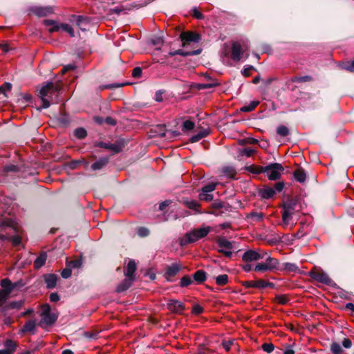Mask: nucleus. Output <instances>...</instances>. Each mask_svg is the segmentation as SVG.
Returning a JSON list of instances; mask_svg holds the SVG:
<instances>
[{
    "label": "nucleus",
    "mask_w": 354,
    "mask_h": 354,
    "mask_svg": "<svg viewBox=\"0 0 354 354\" xmlns=\"http://www.w3.org/2000/svg\"><path fill=\"white\" fill-rule=\"evenodd\" d=\"M180 37L183 48L171 51L169 53V55L174 56L180 55L182 56H188L196 55L199 53V49L198 48L199 42L198 34L192 31H185L181 32Z\"/></svg>",
    "instance_id": "obj_1"
},
{
    "label": "nucleus",
    "mask_w": 354,
    "mask_h": 354,
    "mask_svg": "<svg viewBox=\"0 0 354 354\" xmlns=\"http://www.w3.org/2000/svg\"><path fill=\"white\" fill-rule=\"evenodd\" d=\"M60 85L57 83L47 82L43 85L39 91V97L42 101V108L46 109L51 104H55L59 102V95L60 92Z\"/></svg>",
    "instance_id": "obj_2"
},
{
    "label": "nucleus",
    "mask_w": 354,
    "mask_h": 354,
    "mask_svg": "<svg viewBox=\"0 0 354 354\" xmlns=\"http://www.w3.org/2000/svg\"><path fill=\"white\" fill-rule=\"evenodd\" d=\"M297 211V203L294 201H288L283 205L282 212V225L283 227H287L290 223L292 216Z\"/></svg>",
    "instance_id": "obj_3"
},
{
    "label": "nucleus",
    "mask_w": 354,
    "mask_h": 354,
    "mask_svg": "<svg viewBox=\"0 0 354 354\" xmlns=\"http://www.w3.org/2000/svg\"><path fill=\"white\" fill-rule=\"evenodd\" d=\"M264 259H266L265 262L259 263L255 266L254 271L264 272L279 269V262L277 259L267 255Z\"/></svg>",
    "instance_id": "obj_4"
},
{
    "label": "nucleus",
    "mask_w": 354,
    "mask_h": 354,
    "mask_svg": "<svg viewBox=\"0 0 354 354\" xmlns=\"http://www.w3.org/2000/svg\"><path fill=\"white\" fill-rule=\"evenodd\" d=\"M218 252L223 253L227 257H231L234 249V242H232L224 237H219L217 240Z\"/></svg>",
    "instance_id": "obj_5"
},
{
    "label": "nucleus",
    "mask_w": 354,
    "mask_h": 354,
    "mask_svg": "<svg viewBox=\"0 0 354 354\" xmlns=\"http://www.w3.org/2000/svg\"><path fill=\"white\" fill-rule=\"evenodd\" d=\"M283 171V166L279 163H273L266 166L263 172L270 180H274L280 178L281 172Z\"/></svg>",
    "instance_id": "obj_6"
},
{
    "label": "nucleus",
    "mask_w": 354,
    "mask_h": 354,
    "mask_svg": "<svg viewBox=\"0 0 354 354\" xmlns=\"http://www.w3.org/2000/svg\"><path fill=\"white\" fill-rule=\"evenodd\" d=\"M41 325H51L57 319V317L55 315L50 313V307L48 304H44L41 306Z\"/></svg>",
    "instance_id": "obj_7"
},
{
    "label": "nucleus",
    "mask_w": 354,
    "mask_h": 354,
    "mask_svg": "<svg viewBox=\"0 0 354 354\" xmlns=\"http://www.w3.org/2000/svg\"><path fill=\"white\" fill-rule=\"evenodd\" d=\"M267 253L262 250H249L243 254V260L245 262H251L263 259L266 257Z\"/></svg>",
    "instance_id": "obj_8"
},
{
    "label": "nucleus",
    "mask_w": 354,
    "mask_h": 354,
    "mask_svg": "<svg viewBox=\"0 0 354 354\" xmlns=\"http://www.w3.org/2000/svg\"><path fill=\"white\" fill-rule=\"evenodd\" d=\"M46 24L47 25H53L52 28L49 29L50 32H54V31H64L69 34L71 37H74V30L73 28L71 27V26L66 24H54V22L50 21H45Z\"/></svg>",
    "instance_id": "obj_9"
},
{
    "label": "nucleus",
    "mask_w": 354,
    "mask_h": 354,
    "mask_svg": "<svg viewBox=\"0 0 354 354\" xmlns=\"http://www.w3.org/2000/svg\"><path fill=\"white\" fill-rule=\"evenodd\" d=\"M310 276L315 280L326 285H330L332 283L331 279L324 272L319 270H314L310 272Z\"/></svg>",
    "instance_id": "obj_10"
},
{
    "label": "nucleus",
    "mask_w": 354,
    "mask_h": 354,
    "mask_svg": "<svg viewBox=\"0 0 354 354\" xmlns=\"http://www.w3.org/2000/svg\"><path fill=\"white\" fill-rule=\"evenodd\" d=\"M243 55V50L239 41H233L231 44V58L235 61L241 60Z\"/></svg>",
    "instance_id": "obj_11"
},
{
    "label": "nucleus",
    "mask_w": 354,
    "mask_h": 354,
    "mask_svg": "<svg viewBox=\"0 0 354 354\" xmlns=\"http://www.w3.org/2000/svg\"><path fill=\"white\" fill-rule=\"evenodd\" d=\"M199 239V230H194L192 232H187L185 236L180 241V245H185L196 241Z\"/></svg>",
    "instance_id": "obj_12"
},
{
    "label": "nucleus",
    "mask_w": 354,
    "mask_h": 354,
    "mask_svg": "<svg viewBox=\"0 0 354 354\" xmlns=\"http://www.w3.org/2000/svg\"><path fill=\"white\" fill-rule=\"evenodd\" d=\"M167 308L172 313H181L184 310V304L176 299H170L167 302Z\"/></svg>",
    "instance_id": "obj_13"
},
{
    "label": "nucleus",
    "mask_w": 354,
    "mask_h": 354,
    "mask_svg": "<svg viewBox=\"0 0 354 354\" xmlns=\"http://www.w3.org/2000/svg\"><path fill=\"white\" fill-rule=\"evenodd\" d=\"M36 330V322L35 320L27 321L20 329L21 333H30L34 334Z\"/></svg>",
    "instance_id": "obj_14"
},
{
    "label": "nucleus",
    "mask_w": 354,
    "mask_h": 354,
    "mask_svg": "<svg viewBox=\"0 0 354 354\" xmlns=\"http://www.w3.org/2000/svg\"><path fill=\"white\" fill-rule=\"evenodd\" d=\"M136 270V264L134 261L131 260L129 261L127 266L124 271V275L127 278H131L134 280V273Z\"/></svg>",
    "instance_id": "obj_15"
},
{
    "label": "nucleus",
    "mask_w": 354,
    "mask_h": 354,
    "mask_svg": "<svg viewBox=\"0 0 354 354\" xmlns=\"http://www.w3.org/2000/svg\"><path fill=\"white\" fill-rule=\"evenodd\" d=\"M259 196L266 199L272 198L275 195V190L270 187H265L259 192Z\"/></svg>",
    "instance_id": "obj_16"
},
{
    "label": "nucleus",
    "mask_w": 354,
    "mask_h": 354,
    "mask_svg": "<svg viewBox=\"0 0 354 354\" xmlns=\"http://www.w3.org/2000/svg\"><path fill=\"white\" fill-rule=\"evenodd\" d=\"M57 277L55 274H50L45 276V282L48 288H53L57 283Z\"/></svg>",
    "instance_id": "obj_17"
},
{
    "label": "nucleus",
    "mask_w": 354,
    "mask_h": 354,
    "mask_svg": "<svg viewBox=\"0 0 354 354\" xmlns=\"http://www.w3.org/2000/svg\"><path fill=\"white\" fill-rule=\"evenodd\" d=\"M183 203L189 209L197 213L199 211V205L193 200L183 199Z\"/></svg>",
    "instance_id": "obj_18"
},
{
    "label": "nucleus",
    "mask_w": 354,
    "mask_h": 354,
    "mask_svg": "<svg viewBox=\"0 0 354 354\" xmlns=\"http://www.w3.org/2000/svg\"><path fill=\"white\" fill-rule=\"evenodd\" d=\"M133 279L127 278L117 287V292H122L127 290L132 284Z\"/></svg>",
    "instance_id": "obj_19"
},
{
    "label": "nucleus",
    "mask_w": 354,
    "mask_h": 354,
    "mask_svg": "<svg viewBox=\"0 0 354 354\" xmlns=\"http://www.w3.org/2000/svg\"><path fill=\"white\" fill-rule=\"evenodd\" d=\"M223 174L230 178H234L236 176V169L232 166L224 167L222 169Z\"/></svg>",
    "instance_id": "obj_20"
},
{
    "label": "nucleus",
    "mask_w": 354,
    "mask_h": 354,
    "mask_svg": "<svg viewBox=\"0 0 354 354\" xmlns=\"http://www.w3.org/2000/svg\"><path fill=\"white\" fill-rule=\"evenodd\" d=\"M195 127V123L190 120H186L183 122L182 125V131L183 133H189L192 131Z\"/></svg>",
    "instance_id": "obj_21"
},
{
    "label": "nucleus",
    "mask_w": 354,
    "mask_h": 354,
    "mask_svg": "<svg viewBox=\"0 0 354 354\" xmlns=\"http://www.w3.org/2000/svg\"><path fill=\"white\" fill-rule=\"evenodd\" d=\"M109 161L108 158H100L98 160L95 162L92 165L91 168L93 170H98L102 169L103 167H104Z\"/></svg>",
    "instance_id": "obj_22"
},
{
    "label": "nucleus",
    "mask_w": 354,
    "mask_h": 354,
    "mask_svg": "<svg viewBox=\"0 0 354 354\" xmlns=\"http://www.w3.org/2000/svg\"><path fill=\"white\" fill-rule=\"evenodd\" d=\"M294 177L297 181L304 183L306 180V174L303 169H297L294 172Z\"/></svg>",
    "instance_id": "obj_23"
},
{
    "label": "nucleus",
    "mask_w": 354,
    "mask_h": 354,
    "mask_svg": "<svg viewBox=\"0 0 354 354\" xmlns=\"http://www.w3.org/2000/svg\"><path fill=\"white\" fill-rule=\"evenodd\" d=\"M5 351H7L8 354H12L16 349L17 344L10 339L7 340L5 342Z\"/></svg>",
    "instance_id": "obj_24"
},
{
    "label": "nucleus",
    "mask_w": 354,
    "mask_h": 354,
    "mask_svg": "<svg viewBox=\"0 0 354 354\" xmlns=\"http://www.w3.org/2000/svg\"><path fill=\"white\" fill-rule=\"evenodd\" d=\"M259 104V101L254 100L250 102L248 105H244L241 108L242 112H250L253 111Z\"/></svg>",
    "instance_id": "obj_25"
},
{
    "label": "nucleus",
    "mask_w": 354,
    "mask_h": 354,
    "mask_svg": "<svg viewBox=\"0 0 354 354\" xmlns=\"http://www.w3.org/2000/svg\"><path fill=\"white\" fill-rule=\"evenodd\" d=\"M46 261V254L45 253L41 254L34 261V266L36 268L42 267Z\"/></svg>",
    "instance_id": "obj_26"
},
{
    "label": "nucleus",
    "mask_w": 354,
    "mask_h": 354,
    "mask_svg": "<svg viewBox=\"0 0 354 354\" xmlns=\"http://www.w3.org/2000/svg\"><path fill=\"white\" fill-rule=\"evenodd\" d=\"M180 267L177 264H173L171 266L168 267L166 274L167 277H174L176 275L180 270Z\"/></svg>",
    "instance_id": "obj_27"
},
{
    "label": "nucleus",
    "mask_w": 354,
    "mask_h": 354,
    "mask_svg": "<svg viewBox=\"0 0 354 354\" xmlns=\"http://www.w3.org/2000/svg\"><path fill=\"white\" fill-rule=\"evenodd\" d=\"M283 269L290 272H295L299 270L298 267L295 263H285L283 265Z\"/></svg>",
    "instance_id": "obj_28"
},
{
    "label": "nucleus",
    "mask_w": 354,
    "mask_h": 354,
    "mask_svg": "<svg viewBox=\"0 0 354 354\" xmlns=\"http://www.w3.org/2000/svg\"><path fill=\"white\" fill-rule=\"evenodd\" d=\"M267 287L273 288L274 284L272 283L264 281L263 279L257 281V288H265Z\"/></svg>",
    "instance_id": "obj_29"
},
{
    "label": "nucleus",
    "mask_w": 354,
    "mask_h": 354,
    "mask_svg": "<svg viewBox=\"0 0 354 354\" xmlns=\"http://www.w3.org/2000/svg\"><path fill=\"white\" fill-rule=\"evenodd\" d=\"M339 66L342 69H344L351 72H354V60L349 63V62H345V63H341L339 64Z\"/></svg>",
    "instance_id": "obj_30"
},
{
    "label": "nucleus",
    "mask_w": 354,
    "mask_h": 354,
    "mask_svg": "<svg viewBox=\"0 0 354 354\" xmlns=\"http://www.w3.org/2000/svg\"><path fill=\"white\" fill-rule=\"evenodd\" d=\"M277 133L280 136L285 137L289 134V130L286 126L281 125L277 127Z\"/></svg>",
    "instance_id": "obj_31"
},
{
    "label": "nucleus",
    "mask_w": 354,
    "mask_h": 354,
    "mask_svg": "<svg viewBox=\"0 0 354 354\" xmlns=\"http://www.w3.org/2000/svg\"><path fill=\"white\" fill-rule=\"evenodd\" d=\"M35 12L39 16H45L51 12V9L49 8H37Z\"/></svg>",
    "instance_id": "obj_32"
},
{
    "label": "nucleus",
    "mask_w": 354,
    "mask_h": 354,
    "mask_svg": "<svg viewBox=\"0 0 354 354\" xmlns=\"http://www.w3.org/2000/svg\"><path fill=\"white\" fill-rule=\"evenodd\" d=\"M216 281L218 285H225L228 281V276L227 274L219 275L216 277Z\"/></svg>",
    "instance_id": "obj_33"
},
{
    "label": "nucleus",
    "mask_w": 354,
    "mask_h": 354,
    "mask_svg": "<svg viewBox=\"0 0 354 354\" xmlns=\"http://www.w3.org/2000/svg\"><path fill=\"white\" fill-rule=\"evenodd\" d=\"M330 350L333 354H340L342 352V348L339 344L333 342L330 345Z\"/></svg>",
    "instance_id": "obj_34"
},
{
    "label": "nucleus",
    "mask_w": 354,
    "mask_h": 354,
    "mask_svg": "<svg viewBox=\"0 0 354 354\" xmlns=\"http://www.w3.org/2000/svg\"><path fill=\"white\" fill-rule=\"evenodd\" d=\"M264 215L262 213L252 212L248 215V218H252L254 221H260L263 218Z\"/></svg>",
    "instance_id": "obj_35"
},
{
    "label": "nucleus",
    "mask_w": 354,
    "mask_h": 354,
    "mask_svg": "<svg viewBox=\"0 0 354 354\" xmlns=\"http://www.w3.org/2000/svg\"><path fill=\"white\" fill-rule=\"evenodd\" d=\"M74 135L79 139H82L86 137V131L83 128H78L74 131Z\"/></svg>",
    "instance_id": "obj_36"
},
{
    "label": "nucleus",
    "mask_w": 354,
    "mask_h": 354,
    "mask_svg": "<svg viewBox=\"0 0 354 354\" xmlns=\"http://www.w3.org/2000/svg\"><path fill=\"white\" fill-rule=\"evenodd\" d=\"M12 88V84L6 82L2 86H0V93H3L5 96H7V92L10 91Z\"/></svg>",
    "instance_id": "obj_37"
},
{
    "label": "nucleus",
    "mask_w": 354,
    "mask_h": 354,
    "mask_svg": "<svg viewBox=\"0 0 354 354\" xmlns=\"http://www.w3.org/2000/svg\"><path fill=\"white\" fill-rule=\"evenodd\" d=\"M216 183H211L208 185H207L206 186H204L203 188H202V192L203 193H209V192H213L215 188H216Z\"/></svg>",
    "instance_id": "obj_38"
},
{
    "label": "nucleus",
    "mask_w": 354,
    "mask_h": 354,
    "mask_svg": "<svg viewBox=\"0 0 354 354\" xmlns=\"http://www.w3.org/2000/svg\"><path fill=\"white\" fill-rule=\"evenodd\" d=\"M312 80V77L310 76H301V77H295L292 79V81L294 82H309Z\"/></svg>",
    "instance_id": "obj_39"
},
{
    "label": "nucleus",
    "mask_w": 354,
    "mask_h": 354,
    "mask_svg": "<svg viewBox=\"0 0 354 354\" xmlns=\"http://www.w3.org/2000/svg\"><path fill=\"white\" fill-rule=\"evenodd\" d=\"M192 281L191 277L189 276L185 275L181 279L180 285L181 287H186L191 284Z\"/></svg>",
    "instance_id": "obj_40"
},
{
    "label": "nucleus",
    "mask_w": 354,
    "mask_h": 354,
    "mask_svg": "<svg viewBox=\"0 0 354 354\" xmlns=\"http://www.w3.org/2000/svg\"><path fill=\"white\" fill-rule=\"evenodd\" d=\"M275 301L279 304H286L288 302V298L286 295H277Z\"/></svg>",
    "instance_id": "obj_41"
},
{
    "label": "nucleus",
    "mask_w": 354,
    "mask_h": 354,
    "mask_svg": "<svg viewBox=\"0 0 354 354\" xmlns=\"http://www.w3.org/2000/svg\"><path fill=\"white\" fill-rule=\"evenodd\" d=\"M137 234L140 237L147 236L149 234V230L146 227H141L138 229Z\"/></svg>",
    "instance_id": "obj_42"
},
{
    "label": "nucleus",
    "mask_w": 354,
    "mask_h": 354,
    "mask_svg": "<svg viewBox=\"0 0 354 354\" xmlns=\"http://www.w3.org/2000/svg\"><path fill=\"white\" fill-rule=\"evenodd\" d=\"M1 286L3 288V290H8L10 289V291L12 290V288L11 287V282L8 279H4L1 282Z\"/></svg>",
    "instance_id": "obj_43"
},
{
    "label": "nucleus",
    "mask_w": 354,
    "mask_h": 354,
    "mask_svg": "<svg viewBox=\"0 0 354 354\" xmlns=\"http://www.w3.org/2000/svg\"><path fill=\"white\" fill-rule=\"evenodd\" d=\"M274 348V346L272 343H265L262 345V349L268 353L272 352Z\"/></svg>",
    "instance_id": "obj_44"
},
{
    "label": "nucleus",
    "mask_w": 354,
    "mask_h": 354,
    "mask_svg": "<svg viewBox=\"0 0 354 354\" xmlns=\"http://www.w3.org/2000/svg\"><path fill=\"white\" fill-rule=\"evenodd\" d=\"M210 132V128L209 127V124H206L205 127H201V138L203 137H205L207 136Z\"/></svg>",
    "instance_id": "obj_45"
},
{
    "label": "nucleus",
    "mask_w": 354,
    "mask_h": 354,
    "mask_svg": "<svg viewBox=\"0 0 354 354\" xmlns=\"http://www.w3.org/2000/svg\"><path fill=\"white\" fill-rule=\"evenodd\" d=\"M82 262L80 260H74L68 262L67 266L71 268H77L81 266Z\"/></svg>",
    "instance_id": "obj_46"
},
{
    "label": "nucleus",
    "mask_w": 354,
    "mask_h": 354,
    "mask_svg": "<svg viewBox=\"0 0 354 354\" xmlns=\"http://www.w3.org/2000/svg\"><path fill=\"white\" fill-rule=\"evenodd\" d=\"M10 292V289H9L8 290H0V302L4 301L7 299Z\"/></svg>",
    "instance_id": "obj_47"
},
{
    "label": "nucleus",
    "mask_w": 354,
    "mask_h": 354,
    "mask_svg": "<svg viewBox=\"0 0 354 354\" xmlns=\"http://www.w3.org/2000/svg\"><path fill=\"white\" fill-rule=\"evenodd\" d=\"M252 70H254V66H250V65L245 66L244 67V68L243 69V71H242V74L244 76H245V77L250 76V71Z\"/></svg>",
    "instance_id": "obj_48"
},
{
    "label": "nucleus",
    "mask_w": 354,
    "mask_h": 354,
    "mask_svg": "<svg viewBox=\"0 0 354 354\" xmlns=\"http://www.w3.org/2000/svg\"><path fill=\"white\" fill-rule=\"evenodd\" d=\"M61 275L64 279H67V278L70 277L71 275V269L67 266L66 268H64L62 270Z\"/></svg>",
    "instance_id": "obj_49"
},
{
    "label": "nucleus",
    "mask_w": 354,
    "mask_h": 354,
    "mask_svg": "<svg viewBox=\"0 0 354 354\" xmlns=\"http://www.w3.org/2000/svg\"><path fill=\"white\" fill-rule=\"evenodd\" d=\"M215 85H216V83L214 82V81L211 80L210 82L207 83V84H204V83L201 82L200 87H201V90H202V89H205V88H212V87L214 86Z\"/></svg>",
    "instance_id": "obj_50"
},
{
    "label": "nucleus",
    "mask_w": 354,
    "mask_h": 354,
    "mask_svg": "<svg viewBox=\"0 0 354 354\" xmlns=\"http://www.w3.org/2000/svg\"><path fill=\"white\" fill-rule=\"evenodd\" d=\"M213 199V196L209 193H201V200L209 201Z\"/></svg>",
    "instance_id": "obj_51"
},
{
    "label": "nucleus",
    "mask_w": 354,
    "mask_h": 354,
    "mask_svg": "<svg viewBox=\"0 0 354 354\" xmlns=\"http://www.w3.org/2000/svg\"><path fill=\"white\" fill-rule=\"evenodd\" d=\"M86 22V19L82 17H77V25L80 27V29L85 30L86 28L85 27H82V25Z\"/></svg>",
    "instance_id": "obj_52"
},
{
    "label": "nucleus",
    "mask_w": 354,
    "mask_h": 354,
    "mask_svg": "<svg viewBox=\"0 0 354 354\" xmlns=\"http://www.w3.org/2000/svg\"><path fill=\"white\" fill-rule=\"evenodd\" d=\"M233 343L234 342L232 340L225 341L222 343V345L226 351H229Z\"/></svg>",
    "instance_id": "obj_53"
},
{
    "label": "nucleus",
    "mask_w": 354,
    "mask_h": 354,
    "mask_svg": "<svg viewBox=\"0 0 354 354\" xmlns=\"http://www.w3.org/2000/svg\"><path fill=\"white\" fill-rule=\"evenodd\" d=\"M109 149L113 151L115 153H118L121 151V147L118 145L111 144L109 145Z\"/></svg>",
    "instance_id": "obj_54"
},
{
    "label": "nucleus",
    "mask_w": 354,
    "mask_h": 354,
    "mask_svg": "<svg viewBox=\"0 0 354 354\" xmlns=\"http://www.w3.org/2000/svg\"><path fill=\"white\" fill-rule=\"evenodd\" d=\"M142 74V69L140 67H136L132 71V75L134 77H139Z\"/></svg>",
    "instance_id": "obj_55"
},
{
    "label": "nucleus",
    "mask_w": 354,
    "mask_h": 354,
    "mask_svg": "<svg viewBox=\"0 0 354 354\" xmlns=\"http://www.w3.org/2000/svg\"><path fill=\"white\" fill-rule=\"evenodd\" d=\"M243 285L246 288H257V281H247Z\"/></svg>",
    "instance_id": "obj_56"
},
{
    "label": "nucleus",
    "mask_w": 354,
    "mask_h": 354,
    "mask_svg": "<svg viewBox=\"0 0 354 354\" xmlns=\"http://www.w3.org/2000/svg\"><path fill=\"white\" fill-rule=\"evenodd\" d=\"M254 153V150L251 148H246V149H244L242 152H241V154L242 155H244V156H246L248 157H250Z\"/></svg>",
    "instance_id": "obj_57"
},
{
    "label": "nucleus",
    "mask_w": 354,
    "mask_h": 354,
    "mask_svg": "<svg viewBox=\"0 0 354 354\" xmlns=\"http://www.w3.org/2000/svg\"><path fill=\"white\" fill-rule=\"evenodd\" d=\"M342 345L344 348H349L351 347L352 346V342L351 341L350 339L348 338H345L344 339V340L342 341Z\"/></svg>",
    "instance_id": "obj_58"
},
{
    "label": "nucleus",
    "mask_w": 354,
    "mask_h": 354,
    "mask_svg": "<svg viewBox=\"0 0 354 354\" xmlns=\"http://www.w3.org/2000/svg\"><path fill=\"white\" fill-rule=\"evenodd\" d=\"M23 305V301H16V302H12L10 304V306L12 308H17V309H19L21 308V307Z\"/></svg>",
    "instance_id": "obj_59"
},
{
    "label": "nucleus",
    "mask_w": 354,
    "mask_h": 354,
    "mask_svg": "<svg viewBox=\"0 0 354 354\" xmlns=\"http://www.w3.org/2000/svg\"><path fill=\"white\" fill-rule=\"evenodd\" d=\"M283 187L284 184L283 183L279 182L275 183L274 189L275 190V192L277 191L278 192H280L283 190Z\"/></svg>",
    "instance_id": "obj_60"
},
{
    "label": "nucleus",
    "mask_w": 354,
    "mask_h": 354,
    "mask_svg": "<svg viewBox=\"0 0 354 354\" xmlns=\"http://www.w3.org/2000/svg\"><path fill=\"white\" fill-rule=\"evenodd\" d=\"M11 240L15 245H19L21 241V238L18 236H12Z\"/></svg>",
    "instance_id": "obj_61"
},
{
    "label": "nucleus",
    "mask_w": 354,
    "mask_h": 354,
    "mask_svg": "<svg viewBox=\"0 0 354 354\" xmlns=\"http://www.w3.org/2000/svg\"><path fill=\"white\" fill-rule=\"evenodd\" d=\"M209 232V227H201V238L205 236Z\"/></svg>",
    "instance_id": "obj_62"
},
{
    "label": "nucleus",
    "mask_w": 354,
    "mask_h": 354,
    "mask_svg": "<svg viewBox=\"0 0 354 354\" xmlns=\"http://www.w3.org/2000/svg\"><path fill=\"white\" fill-rule=\"evenodd\" d=\"M50 299L53 302H56L59 300V296L57 293H51L50 295Z\"/></svg>",
    "instance_id": "obj_63"
},
{
    "label": "nucleus",
    "mask_w": 354,
    "mask_h": 354,
    "mask_svg": "<svg viewBox=\"0 0 354 354\" xmlns=\"http://www.w3.org/2000/svg\"><path fill=\"white\" fill-rule=\"evenodd\" d=\"M0 49H1L2 51L4 53H8L10 51V48L9 47V45L7 44H0Z\"/></svg>",
    "instance_id": "obj_64"
}]
</instances>
